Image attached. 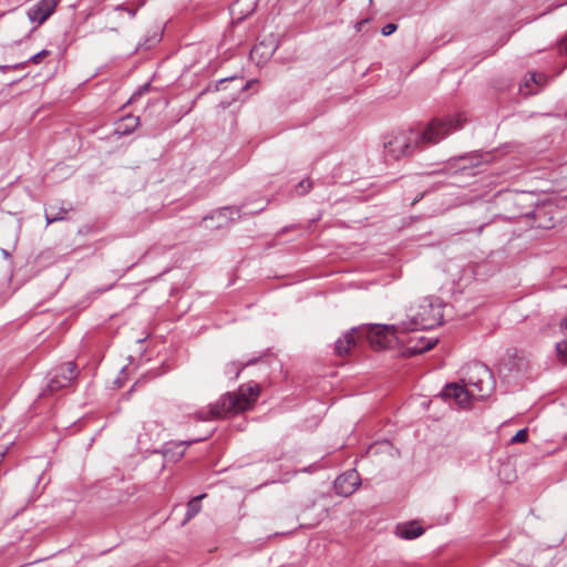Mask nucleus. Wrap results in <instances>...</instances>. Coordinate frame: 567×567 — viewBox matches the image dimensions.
<instances>
[{
	"mask_svg": "<svg viewBox=\"0 0 567 567\" xmlns=\"http://www.w3.org/2000/svg\"><path fill=\"white\" fill-rule=\"evenodd\" d=\"M260 394V386L257 382L250 381L238 388L237 392H228L208 406L196 412L198 421H210L224 417L230 413L238 414L254 408Z\"/></svg>",
	"mask_w": 567,
	"mask_h": 567,
	"instance_id": "nucleus-1",
	"label": "nucleus"
},
{
	"mask_svg": "<svg viewBox=\"0 0 567 567\" xmlns=\"http://www.w3.org/2000/svg\"><path fill=\"white\" fill-rule=\"evenodd\" d=\"M443 321V312L439 305L429 299H423L416 307H411L406 320L401 321L403 331H416L432 329Z\"/></svg>",
	"mask_w": 567,
	"mask_h": 567,
	"instance_id": "nucleus-2",
	"label": "nucleus"
},
{
	"mask_svg": "<svg viewBox=\"0 0 567 567\" xmlns=\"http://www.w3.org/2000/svg\"><path fill=\"white\" fill-rule=\"evenodd\" d=\"M420 132L414 130H402L396 132L392 138L384 144L385 154L393 159L411 155L419 146Z\"/></svg>",
	"mask_w": 567,
	"mask_h": 567,
	"instance_id": "nucleus-3",
	"label": "nucleus"
},
{
	"mask_svg": "<svg viewBox=\"0 0 567 567\" xmlns=\"http://www.w3.org/2000/svg\"><path fill=\"white\" fill-rule=\"evenodd\" d=\"M470 391H474L475 398H485L492 389V373L484 364L475 363L468 365L462 379Z\"/></svg>",
	"mask_w": 567,
	"mask_h": 567,
	"instance_id": "nucleus-4",
	"label": "nucleus"
},
{
	"mask_svg": "<svg viewBox=\"0 0 567 567\" xmlns=\"http://www.w3.org/2000/svg\"><path fill=\"white\" fill-rule=\"evenodd\" d=\"M462 117H446L444 120H433L427 124L422 133H420V144H436L445 138L452 131L462 126Z\"/></svg>",
	"mask_w": 567,
	"mask_h": 567,
	"instance_id": "nucleus-5",
	"label": "nucleus"
},
{
	"mask_svg": "<svg viewBox=\"0 0 567 567\" xmlns=\"http://www.w3.org/2000/svg\"><path fill=\"white\" fill-rule=\"evenodd\" d=\"M401 322L396 324H374L369 329V341L373 348L385 349L403 333Z\"/></svg>",
	"mask_w": 567,
	"mask_h": 567,
	"instance_id": "nucleus-6",
	"label": "nucleus"
},
{
	"mask_svg": "<svg viewBox=\"0 0 567 567\" xmlns=\"http://www.w3.org/2000/svg\"><path fill=\"white\" fill-rule=\"evenodd\" d=\"M78 367L73 362H66L59 367L48 386L51 392H55L60 389L68 388L78 377Z\"/></svg>",
	"mask_w": 567,
	"mask_h": 567,
	"instance_id": "nucleus-7",
	"label": "nucleus"
},
{
	"mask_svg": "<svg viewBox=\"0 0 567 567\" xmlns=\"http://www.w3.org/2000/svg\"><path fill=\"white\" fill-rule=\"evenodd\" d=\"M359 485L360 476L354 470L347 471L334 481V489L337 494L342 496L352 495L358 489Z\"/></svg>",
	"mask_w": 567,
	"mask_h": 567,
	"instance_id": "nucleus-8",
	"label": "nucleus"
},
{
	"mask_svg": "<svg viewBox=\"0 0 567 567\" xmlns=\"http://www.w3.org/2000/svg\"><path fill=\"white\" fill-rule=\"evenodd\" d=\"M56 4L55 0H40L29 8L28 18L31 22L41 24L55 11Z\"/></svg>",
	"mask_w": 567,
	"mask_h": 567,
	"instance_id": "nucleus-9",
	"label": "nucleus"
},
{
	"mask_svg": "<svg viewBox=\"0 0 567 567\" xmlns=\"http://www.w3.org/2000/svg\"><path fill=\"white\" fill-rule=\"evenodd\" d=\"M442 395L445 399L455 400V402L462 408L470 404L471 398H475L474 391H470V389L456 383L445 385L442 391Z\"/></svg>",
	"mask_w": 567,
	"mask_h": 567,
	"instance_id": "nucleus-10",
	"label": "nucleus"
},
{
	"mask_svg": "<svg viewBox=\"0 0 567 567\" xmlns=\"http://www.w3.org/2000/svg\"><path fill=\"white\" fill-rule=\"evenodd\" d=\"M423 528L416 522L398 525L396 535L403 539H414L423 534Z\"/></svg>",
	"mask_w": 567,
	"mask_h": 567,
	"instance_id": "nucleus-11",
	"label": "nucleus"
},
{
	"mask_svg": "<svg viewBox=\"0 0 567 567\" xmlns=\"http://www.w3.org/2000/svg\"><path fill=\"white\" fill-rule=\"evenodd\" d=\"M355 344L354 329L346 332L342 338L336 341L334 351L338 355H346Z\"/></svg>",
	"mask_w": 567,
	"mask_h": 567,
	"instance_id": "nucleus-12",
	"label": "nucleus"
},
{
	"mask_svg": "<svg viewBox=\"0 0 567 567\" xmlns=\"http://www.w3.org/2000/svg\"><path fill=\"white\" fill-rule=\"evenodd\" d=\"M138 125L140 117L127 115L117 122L115 133L118 135H126L132 133Z\"/></svg>",
	"mask_w": 567,
	"mask_h": 567,
	"instance_id": "nucleus-13",
	"label": "nucleus"
},
{
	"mask_svg": "<svg viewBox=\"0 0 567 567\" xmlns=\"http://www.w3.org/2000/svg\"><path fill=\"white\" fill-rule=\"evenodd\" d=\"M68 212V208L59 206L58 204L49 205L48 209L45 210L47 224L49 225L65 219Z\"/></svg>",
	"mask_w": 567,
	"mask_h": 567,
	"instance_id": "nucleus-14",
	"label": "nucleus"
},
{
	"mask_svg": "<svg viewBox=\"0 0 567 567\" xmlns=\"http://www.w3.org/2000/svg\"><path fill=\"white\" fill-rule=\"evenodd\" d=\"M144 434H140V440L145 436L147 440L152 441L159 436L161 431L163 430L162 425L155 421L145 422L143 425Z\"/></svg>",
	"mask_w": 567,
	"mask_h": 567,
	"instance_id": "nucleus-15",
	"label": "nucleus"
},
{
	"mask_svg": "<svg viewBox=\"0 0 567 567\" xmlns=\"http://www.w3.org/2000/svg\"><path fill=\"white\" fill-rule=\"evenodd\" d=\"M206 496V494L198 495L194 498H192L187 504V511H186V520L192 519L194 516H196L200 509V501Z\"/></svg>",
	"mask_w": 567,
	"mask_h": 567,
	"instance_id": "nucleus-16",
	"label": "nucleus"
},
{
	"mask_svg": "<svg viewBox=\"0 0 567 567\" xmlns=\"http://www.w3.org/2000/svg\"><path fill=\"white\" fill-rule=\"evenodd\" d=\"M234 215H239V209L235 207H224L210 215V218L223 219L225 223L234 219Z\"/></svg>",
	"mask_w": 567,
	"mask_h": 567,
	"instance_id": "nucleus-17",
	"label": "nucleus"
},
{
	"mask_svg": "<svg viewBox=\"0 0 567 567\" xmlns=\"http://www.w3.org/2000/svg\"><path fill=\"white\" fill-rule=\"evenodd\" d=\"M556 353L558 360L561 363L567 364V340H561L556 343Z\"/></svg>",
	"mask_w": 567,
	"mask_h": 567,
	"instance_id": "nucleus-18",
	"label": "nucleus"
},
{
	"mask_svg": "<svg viewBox=\"0 0 567 567\" xmlns=\"http://www.w3.org/2000/svg\"><path fill=\"white\" fill-rule=\"evenodd\" d=\"M528 440L527 429L519 430L512 439V444L525 443Z\"/></svg>",
	"mask_w": 567,
	"mask_h": 567,
	"instance_id": "nucleus-19",
	"label": "nucleus"
},
{
	"mask_svg": "<svg viewBox=\"0 0 567 567\" xmlns=\"http://www.w3.org/2000/svg\"><path fill=\"white\" fill-rule=\"evenodd\" d=\"M435 343H436V340H424L423 338H421L420 344L416 346L414 348V350L417 352H424V351L432 349Z\"/></svg>",
	"mask_w": 567,
	"mask_h": 567,
	"instance_id": "nucleus-20",
	"label": "nucleus"
},
{
	"mask_svg": "<svg viewBox=\"0 0 567 567\" xmlns=\"http://www.w3.org/2000/svg\"><path fill=\"white\" fill-rule=\"evenodd\" d=\"M311 189V182L309 179H303L298 183L296 186V192L299 195H305Z\"/></svg>",
	"mask_w": 567,
	"mask_h": 567,
	"instance_id": "nucleus-21",
	"label": "nucleus"
},
{
	"mask_svg": "<svg viewBox=\"0 0 567 567\" xmlns=\"http://www.w3.org/2000/svg\"><path fill=\"white\" fill-rule=\"evenodd\" d=\"M245 368V365L238 367L236 363L231 362L226 367L225 373L226 374H234V379L236 380L240 371Z\"/></svg>",
	"mask_w": 567,
	"mask_h": 567,
	"instance_id": "nucleus-22",
	"label": "nucleus"
},
{
	"mask_svg": "<svg viewBox=\"0 0 567 567\" xmlns=\"http://www.w3.org/2000/svg\"><path fill=\"white\" fill-rule=\"evenodd\" d=\"M204 439H196L194 441H181L178 443L175 444V446L177 449H181V451L178 452V456L182 457L184 455V452H185V449L189 445H192L194 442H199V441H203Z\"/></svg>",
	"mask_w": 567,
	"mask_h": 567,
	"instance_id": "nucleus-23",
	"label": "nucleus"
},
{
	"mask_svg": "<svg viewBox=\"0 0 567 567\" xmlns=\"http://www.w3.org/2000/svg\"><path fill=\"white\" fill-rule=\"evenodd\" d=\"M530 81L536 86H542L543 84L546 83L547 78L544 74H540V73H532L530 74Z\"/></svg>",
	"mask_w": 567,
	"mask_h": 567,
	"instance_id": "nucleus-24",
	"label": "nucleus"
},
{
	"mask_svg": "<svg viewBox=\"0 0 567 567\" xmlns=\"http://www.w3.org/2000/svg\"><path fill=\"white\" fill-rule=\"evenodd\" d=\"M50 54V51L48 50H42L40 52H38L37 54L32 55L30 58V62L34 63V64H38L40 63L44 58H47L48 55Z\"/></svg>",
	"mask_w": 567,
	"mask_h": 567,
	"instance_id": "nucleus-25",
	"label": "nucleus"
},
{
	"mask_svg": "<svg viewBox=\"0 0 567 567\" xmlns=\"http://www.w3.org/2000/svg\"><path fill=\"white\" fill-rule=\"evenodd\" d=\"M398 27L394 23H388L382 28V34L388 37L396 31Z\"/></svg>",
	"mask_w": 567,
	"mask_h": 567,
	"instance_id": "nucleus-26",
	"label": "nucleus"
},
{
	"mask_svg": "<svg viewBox=\"0 0 567 567\" xmlns=\"http://www.w3.org/2000/svg\"><path fill=\"white\" fill-rule=\"evenodd\" d=\"M559 328L564 337L563 340H567V316L560 321Z\"/></svg>",
	"mask_w": 567,
	"mask_h": 567,
	"instance_id": "nucleus-27",
	"label": "nucleus"
},
{
	"mask_svg": "<svg viewBox=\"0 0 567 567\" xmlns=\"http://www.w3.org/2000/svg\"><path fill=\"white\" fill-rule=\"evenodd\" d=\"M559 51H560V53L567 55V35L561 40V42L559 44Z\"/></svg>",
	"mask_w": 567,
	"mask_h": 567,
	"instance_id": "nucleus-28",
	"label": "nucleus"
},
{
	"mask_svg": "<svg viewBox=\"0 0 567 567\" xmlns=\"http://www.w3.org/2000/svg\"><path fill=\"white\" fill-rule=\"evenodd\" d=\"M116 10H125V11H127V13H128V16H130L131 18H134V17H135V14H136V10H135V9H125V8H124V7H122V6L116 7Z\"/></svg>",
	"mask_w": 567,
	"mask_h": 567,
	"instance_id": "nucleus-29",
	"label": "nucleus"
},
{
	"mask_svg": "<svg viewBox=\"0 0 567 567\" xmlns=\"http://www.w3.org/2000/svg\"><path fill=\"white\" fill-rule=\"evenodd\" d=\"M260 48H261V44L256 45V47L251 50L250 55H251V58H252V59H254V58H255V55L258 53V51L260 50Z\"/></svg>",
	"mask_w": 567,
	"mask_h": 567,
	"instance_id": "nucleus-30",
	"label": "nucleus"
},
{
	"mask_svg": "<svg viewBox=\"0 0 567 567\" xmlns=\"http://www.w3.org/2000/svg\"><path fill=\"white\" fill-rule=\"evenodd\" d=\"M525 85H526V87H529V82L526 81ZM535 93H537V90H535V89H528L526 92V94H535Z\"/></svg>",
	"mask_w": 567,
	"mask_h": 567,
	"instance_id": "nucleus-31",
	"label": "nucleus"
},
{
	"mask_svg": "<svg viewBox=\"0 0 567 567\" xmlns=\"http://www.w3.org/2000/svg\"><path fill=\"white\" fill-rule=\"evenodd\" d=\"M367 21H368V20H361V21H359V22L357 23V25H355V27H357V29H358V30H360V29H361V27H362Z\"/></svg>",
	"mask_w": 567,
	"mask_h": 567,
	"instance_id": "nucleus-32",
	"label": "nucleus"
},
{
	"mask_svg": "<svg viewBox=\"0 0 567 567\" xmlns=\"http://www.w3.org/2000/svg\"><path fill=\"white\" fill-rule=\"evenodd\" d=\"M3 256H4V257H9V256H10V254H9L7 250H3Z\"/></svg>",
	"mask_w": 567,
	"mask_h": 567,
	"instance_id": "nucleus-33",
	"label": "nucleus"
},
{
	"mask_svg": "<svg viewBox=\"0 0 567 567\" xmlns=\"http://www.w3.org/2000/svg\"><path fill=\"white\" fill-rule=\"evenodd\" d=\"M249 83L247 82L244 86H243V90H246L248 87Z\"/></svg>",
	"mask_w": 567,
	"mask_h": 567,
	"instance_id": "nucleus-34",
	"label": "nucleus"
},
{
	"mask_svg": "<svg viewBox=\"0 0 567 567\" xmlns=\"http://www.w3.org/2000/svg\"><path fill=\"white\" fill-rule=\"evenodd\" d=\"M225 225V223H218L217 227H223Z\"/></svg>",
	"mask_w": 567,
	"mask_h": 567,
	"instance_id": "nucleus-35",
	"label": "nucleus"
},
{
	"mask_svg": "<svg viewBox=\"0 0 567 567\" xmlns=\"http://www.w3.org/2000/svg\"><path fill=\"white\" fill-rule=\"evenodd\" d=\"M420 198H422V195L419 198L413 199V204L416 203Z\"/></svg>",
	"mask_w": 567,
	"mask_h": 567,
	"instance_id": "nucleus-36",
	"label": "nucleus"
}]
</instances>
